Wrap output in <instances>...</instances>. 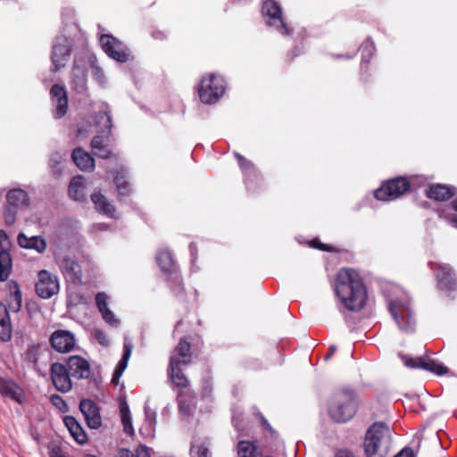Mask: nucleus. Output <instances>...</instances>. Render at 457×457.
<instances>
[{
  "instance_id": "f257e3e1",
  "label": "nucleus",
  "mask_w": 457,
  "mask_h": 457,
  "mask_svg": "<svg viewBox=\"0 0 457 457\" xmlns=\"http://www.w3.org/2000/svg\"><path fill=\"white\" fill-rule=\"evenodd\" d=\"M336 293L350 311L361 310L367 302V291L357 271L341 269L337 276Z\"/></svg>"
},
{
  "instance_id": "f03ea898",
  "label": "nucleus",
  "mask_w": 457,
  "mask_h": 457,
  "mask_svg": "<svg viewBox=\"0 0 457 457\" xmlns=\"http://www.w3.org/2000/svg\"><path fill=\"white\" fill-rule=\"evenodd\" d=\"M330 418L337 423L349 421L357 411V401L353 390L342 387L335 390L328 403Z\"/></svg>"
},
{
  "instance_id": "7ed1b4c3",
  "label": "nucleus",
  "mask_w": 457,
  "mask_h": 457,
  "mask_svg": "<svg viewBox=\"0 0 457 457\" xmlns=\"http://www.w3.org/2000/svg\"><path fill=\"white\" fill-rule=\"evenodd\" d=\"M389 428L383 422L374 423L366 433L364 451L367 457H386L390 448Z\"/></svg>"
},
{
  "instance_id": "20e7f679",
  "label": "nucleus",
  "mask_w": 457,
  "mask_h": 457,
  "mask_svg": "<svg viewBox=\"0 0 457 457\" xmlns=\"http://www.w3.org/2000/svg\"><path fill=\"white\" fill-rule=\"evenodd\" d=\"M197 90L204 104H213L224 94V81L221 77L209 74L202 79Z\"/></svg>"
},
{
  "instance_id": "39448f33",
  "label": "nucleus",
  "mask_w": 457,
  "mask_h": 457,
  "mask_svg": "<svg viewBox=\"0 0 457 457\" xmlns=\"http://www.w3.org/2000/svg\"><path fill=\"white\" fill-rule=\"evenodd\" d=\"M410 187L411 183L406 178L397 177L384 183L374 195L378 200L391 201L404 195Z\"/></svg>"
},
{
  "instance_id": "423d86ee",
  "label": "nucleus",
  "mask_w": 457,
  "mask_h": 457,
  "mask_svg": "<svg viewBox=\"0 0 457 457\" xmlns=\"http://www.w3.org/2000/svg\"><path fill=\"white\" fill-rule=\"evenodd\" d=\"M27 201V193L21 188H13L6 194V204L4 206V216L7 225H12L16 220L19 209Z\"/></svg>"
},
{
  "instance_id": "0eeeda50",
  "label": "nucleus",
  "mask_w": 457,
  "mask_h": 457,
  "mask_svg": "<svg viewBox=\"0 0 457 457\" xmlns=\"http://www.w3.org/2000/svg\"><path fill=\"white\" fill-rule=\"evenodd\" d=\"M36 292L39 297L51 298L59 291V282L56 276L43 270L38 273V281L35 285Z\"/></svg>"
},
{
  "instance_id": "6e6552de",
  "label": "nucleus",
  "mask_w": 457,
  "mask_h": 457,
  "mask_svg": "<svg viewBox=\"0 0 457 457\" xmlns=\"http://www.w3.org/2000/svg\"><path fill=\"white\" fill-rule=\"evenodd\" d=\"M389 310L400 329L407 333L414 330L415 320L408 306L399 303H392Z\"/></svg>"
},
{
  "instance_id": "1a4fd4ad",
  "label": "nucleus",
  "mask_w": 457,
  "mask_h": 457,
  "mask_svg": "<svg viewBox=\"0 0 457 457\" xmlns=\"http://www.w3.org/2000/svg\"><path fill=\"white\" fill-rule=\"evenodd\" d=\"M100 43L104 51L112 59L125 62L129 58L128 49L121 42L110 35H103Z\"/></svg>"
},
{
  "instance_id": "9d476101",
  "label": "nucleus",
  "mask_w": 457,
  "mask_h": 457,
  "mask_svg": "<svg viewBox=\"0 0 457 457\" xmlns=\"http://www.w3.org/2000/svg\"><path fill=\"white\" fill-rule=\"evenodd\" d=\"M72 40L64 36L56 38V43L53 47L52 62L54 71H59L66 65L71 50Z\"/></svg>"
},
{
  "instance_id": "9b49d317",
  "label": "nucleus",
  "mask_w": 457,
  "mask_h": 457,
  "mask_svg": "<svg viewBox=\"0 0 457 457\" xmlns=\"http://www.w3.org/2000/svg\"><path fill=\"white\" fill-rule=\"evenodd\" d=\"M262 13L270 17L272 21L269 25L275 26L278 32L282 35H289L290 29L282 19V12L279 4L274 0H267L262 4Z\"/></svg>"
},
{
  "instance_id": "f8f14e48",
  "label": "nucleus",
  "mask_w": 457,
  "mask_h": 457,
  "mask_svg": "<svg viewBox=\"0 0 457 457\" xmlns=\"http://www.w3.org/2000/svg\"><path fill=\"white\" fill-rule=\"evenodd\" d=\"M71 373L66 366L54 362L51 365V378L55 389L61 393H68L72 388Z\"/></svg>"
},
{
  "instance_id": "ddd939ff",
  "label": "nucleus",
  "mask_w": 457,
  "mask_h": 457,
  "mask_svg": "<svg viewBox=\"0 0 457 457\" xmlns=\"http://www.w3.org/2000/svg\"><path fill=\"white\" fill-rule=\"evenodd\" d=\"M430 268L435 271L438 287L441 290H452L456 285V278L452 267L448 264L429 262Z\"/></svg>"
},
{
  "instance_id": "4468645a",
  "label": "nucleus",
  "mask_w": 457,
  "mask_h": 457,
  "mask_svg": "<svg viewBox=\"0 0 457 457\" xmlns=\"http://www.w3.org/2000/svg\"><path fill=\"white\" fill-rule=\"evenodd\" d=\"M402 360L405 366L411 369H423L436 375L442 376L449 373L446 366L434 360H425L423 358H412L406 355L402 356Z\"/></svg>"
},
{
  "instance_id": "2eb2a0df",
  "label": "nucleus",
  "mask_w": 457,
  "mask_h": 457,
  "mask_svg": "<svg viewBox=\"0 0 457 457\" xmlns=\"http://www.w3.org/2000/svg\"><path fill=\"white\" fill-rule=\"evenodd\" d=\"M56 262L62 274L74 283L81 280V268L78 262L66 253H58L55 257Z\"/></svg>"
},
{
  "instance_id": "dca6fc26",
  "label": "nucleus",
  "mask_w": 457,
  "mask_h": 457,
  "mask_svg": "<svg viewBox=\"0 0 457 457\" xmlns=\"http://www.w3.org/2000/svg\"><path fill=\"white\" fill-rule=\"evenodd\" d=\"M87 426L92 429H97L102 426V417L98 405L91 399H83L79 403Z\"/></svg>"
},
{
  "instance_id": "f3484780",
  "label": "nucleus",
  "mask_w": 457,
  "mask_h": 457,
  "mask_svg": "<svg viewBox=\"0 0 457 457\" xmlns=\"http://www.w3.org/2000/svg\"><path fill=\"white\" fill-rule=\"evenodd\" d=\"M51 101L54 105V117L62 118L68 110V95L64 87L58 84L54 85L50 90Z\"/></svg>"
},
{
  "instance_id": "a211bd4d",
  "label": "nucleus",
  "mask_w": 457,
  "mask_h": 457,
  "mask_svg": "<svg viewBox=\"0 0 457 457\" xmlns=\"http://www.w3.org/2000/svg\"><path fill=\"white\" fill-rule=\"evenodd\" d=\"M52 346L59 353H69L75 346L74 335L68 330H56L50 338Z\"/></svg>"
},
{
  "instance_id": "6ab92c4d",
  "label": "nucleus",
  "mask_w": 457,
  "mask_h": 457,
  "mask_svg": "<svg viewBox=\"0 0 457 457\" xmlns=\"http://www.w3.org/2000/svg\"><path fill=\"white\" fill-rule=\"evenodd\" d=\"M66 368L71 375L78 379L87 378L90 375L88 361L79 355L69 357Z\"/></svg>"
},
{
  "instance_id": "aec40b11",
  "label": "nucleus",
  "mask_w": 457,
  "mask_h": 457,
  "mask_svg": "<svg viewBox=\"0 0 457 457\" xmlns=\"http://www.w3.org/2000/svg\"><path fill=\"white\" fill-rule=\"evenodd\" d=\"M181 363L176 356H170L169 364V376L171 382L179 388H186L189 380L180 369Z\"/></svg>"
},
{
  "instance_id": "412c9836",
  "label": "nucleus",
  "mask_w": 457,
  "mask_h": 457,
  "mask_svg": "<svg viewBox=\"0 0 457 457\" xmlns=\"http://www.w3.org/2000/svg\"><path fill=\"white\" fill-rule=\"evenodd\" d=\"M0 394L3 396L21 403L24 399L23 391L12 380L0 377Z\"/></svg>"
},
{
  "instance_id": "4be33fe9",
  "label": "nucleus",
  "mask_w": 457,
  "mask_h": 457,
  "mask_svg": "<svg viewBox=\"0 0 457 457\" xmlns=\"http://www.w3.org/2000/svg\"><path fill=\"white\" fill-rule=\"evenodd\" d=\"M108 138L109 137H106V135H97L93 137L91 141V148L95 155L103 159H109L117 156V154L109 147L107 144Z\"/></svg>"
},
{
  "instance_id": "5701e85b",
  "label": "nucleus",
  "mask_w": 457,
  "mask_h": 457,
  "mask_svg": "<svg viewBox=\"0 0 457 457\" xmlns=\"http://www.w3.org/2000/svg\"><path fill=\"white\" fill-rule=\"evenodd\" d=\"M72 160L79 169L84 171H91L95 168L94 157L80 147L72 152Z\"/></svg>"
},
{
  "instance_id": "b1692460",
  "label": "nucleus",
  "mask_w": 457,
  "mask_h": 457,
  "mask_svg": "<svg viewBox=\"0 0 457 457\" xmlns=\"http://www.w3.org/2000/svg\"><path fill=\"white\" fill-rule=\"evenodd\" d=\"M91 200L96 211L109 218H115V208L107 198L101 193H94L91 195Z\"/></svg>"
},
{
  "instance_id": "393cba45",
  "label": "nucleus",
  "mask_w": 457,
  "mask_h": 457,
  "mask_svg": "<svg viewBox=\"0 0 457 457\" xmlns=\"http://www.w3.org/2000/svg\"><path fill=\"white\" fill-rule=\"evenodd\" d=\"M63 421L71 436L75 439L76 442L82 445L87 441V436L86 432L74 417L66 416Z\"/></svg>"
},
{
  "instance_id": "a878e982",
  "label": "nucleus",
  "mask_w": 457,
  "mask_h": 457,
  "mask_svg": "<svg viewBox=\"0 0 457 457\" xmlns=\"http://www.w3.org/2000/svg\"><path fill=\"white\" fill-rule=\"evenodd\" d=\"M426 194L428 198L436 201H447L454 195L451 187L441 184L431 186Z\"/></svg>"
},
{
  "instance_id": "bb28decb",
  "label": "nucleus",
  "mask_w": 457,
  "mask_h": 457,
  "mask_svg": "<svg viewBox=\"0 0 457 457\" xmlns=\"http://www.w3.org/2000/svg\"><path fill=\"white\" fill-rule=\"evenodd\" d=\"M131 352H132V345L129 343H125L123 345L122 358L118 362V364L115 368V370L113 372V375H112V382L116 386L119 384L120 378L127 368L129 359L131 355Z\"/></svg>"
},
{
  "instance_id": "cd10ccee",
  "label": "nucleus",
  "mask_w": 457,
  "mask_h": 457,
  "mask_svg": "<svg viewBox=\"0 0 457 457\" xmlns=\"http://www.w3.org/2000/svg\"><path fill=\"white\" fill-rule=\"evenodd\" d=\"M237 457H273L271 455H262L258 452V447L253 442L242 440L237 446Z\"/></svg>"
},
{
  "instance_id": "c85d7f7f",
  "label": "nucleus",
  "mask_w": 457,
  "mask_h": 457,
  "mask_svg": "<svg viewBox=\"0 0 457 457\" xmlns=\"http://www.w3.org/2000/svg\"><path fill=\"white\" fill-rule=\"evenodd\" d=\"M12 337V326L9 312L4 305L0 304V339L7 342Z\"/></svg>"
},
{
  "instance_id": "c756f323",
  "label": "nucleus",
  "mask_w": 457,
  "mask_h": 457,
  "mask_svg": "<svg viewBox=\"0 0 457 457\" xmlns=\"http://www.w3.org/2000/svg\"><path fill=\"white\" fill-rule=\"evenodd\" d=\"M85 185L84 179L81 176L75 177L71 179L69 186V195L76 201H83L85 199Z\"/></svg>"
},
{
  "instance_id": "7c9ffc66",
  "label": "nucleus",
  "mask_w": 457,
  "mask_h": 457,
  "mask_svg": "<svg viewBox=\"0 0 457 457\" xmlns=\"http://www.w3.org/2000/svg\"><path fill=\"white\" fill-rule=\"evenodd\" d=\"M120 414L124 432L130 436L133 435L134 428L132 426L131 414L126 400H122L120 403Z\"/></svg>"
},
{
  "instance_id": "2f4dec72",
  "label": "nucleus",
  "mask_w": 457,
  "mask_h": 457,
  "mask_svg": "<svg viewBox=\"0 0 457 457\" xmlns=\"http://www.w3.org/2000/svg\"><path fill=\"white\" fill-rule=\"evenodd\" d=\"M96 126L99 129V131L103 135H106L109 137L111 135L112 129V119L108 112H99L96 114Z\"/></svg>"
},
{
  "instance_id": "473e14b6",
  "label": "nucleus",
  "mask_w": 457,
  "mask_h": 457,
  "mask_svg": "<svg viewBox=\"0 0 457 457\" xmlns=\"http://www.w3.org/2000/svg\"><path fill=\"white\" fill-rule=\"evenodd\" d=\"M12 268V257L9 252L5 250L0 251V281H5Z\"/></svg>"
},
{
  "instance_id": "72a5a7b5",
  "label": "nucleus",
  "mask_w": 457,
  "mask_h": 457,
  "mask_svg": "<svg viewBox=\"0 0 457 457\" xmlns=\"http://www.w3.org/2000/svg\"><path fill=\"white\" fill-rule=\"evenodd\" d=\"M33 362L35 366V370L43 372L40 365L39 361L42 360L44 362L43 368L45 369L46 366V361H47L50 357V353L46 347V345H37V347L33 348Z\"/></svg>"
},
{
  "instance_id": "f704fd0d",
  "label": "nucleus",
  "mask_w": 457,
  "mask_h": 457,
  "mask_svg": "<svg viewBox=\"0 0 457 457\" xmlns=\"http://www.w3.org/2000/svg\"><path fill=\"white\" fill-rule=\"evenodd\" d=\"M175 353H176L171 356H176L179 360V363L188 364L190 362L191 345L188 342L180 340L176 347Z\"/></svg>"
},
{
  "instance_id": "c9c22d12",
  "label": "nucleus",
  "mask_w": 457,
  "mask_h": 457,
  "mask_svg": "<svg viewBox=\"0 0 457 457\" xmlns=\"http://www.w3.org/2000/svg\"><path fill=\"white\" fill-rule=\"evenodd\" d=\"M114 183L116 185L117 192L120 195H127L130 192L129 184L126 180L124 170H120L114 176Z\"/></svg>"
},
{
  "instance_id": "e433bc0d",
  "label": "nucleus",
  "mask_w": 457,
  "mask_h": 457,
  "mask_svg": "<svg viewBox=\"0 0 457 457\" xmlns=\"http://www.w3.org/2000/svg\"><path fill=\"white\" fill-rule=\"evenodd\" d=\"M453 227L457 228V200L453 201L450 205L441 211L440 214Z\"/></svg>"
},
{
  "instance_id": "4c0bfd02",
  "label": "nucleus",
  "mask_w": 457,
  "mask_h": 457,
  "mask_svg": "<svg viewBox=\"0 0 457 457\" xmlns=\"http://www.w3.org/2000/svg\"><path fill=\"white\" fill-rule=\"evenodd\" d=\"M235 156H236L237 160L238 161V164H239L241 170H243V172H245L246 174H250V173L253 172L254 166L252 162L248 161L246 158H245L240 154H236Z\"/></svg>"
},
{
  "instance_id": "58836bf2",
  "label": "nucleus",
  "mask_w": 457,
  "mask_h": 457,
  "mask_svg": "<svg viewBox=\"0 0 457 457\" xmlns=\"http://www.w3.org/2000/svg\"><path fill=\"white\" fill-rule=\"evenodd\" d=\"M46 248V242L42 237H30V249L43 253Z\"/></svg>"
},
{
  "instance_id": "ea45409f",
  "label": "nucleus",
  "mask_w": 457,
  "mask_h": 457,
  "mask_svg": "<svg viewBox=\"0 0 457 457\" xmlns=\"http://www.w3.org/2000/svg\"><path fill=\"white\" fill-rule=\"evenodd\" d=\"M186 396L187 395L185 393L179 392L178 395V403L179 411L185 415H189L192 411L193 403H187L184 400Z\"/></svg>"
},
{
  "instance_id": "a19ab883",
  "label": "nucleus",
  "mask_w": 457,
  "mask_h": 457,
  "mask_svg": "<svg viewBox=\"0 0 457 457\" xmlns=\"http://www.w3.org/2000/svg\"><path fill=\"white\" fill-rule=\"evenodd\" d=\"M51 403L60 411L66 412L69 410V407L65 401L58 395H52L50 396Z\"/></svg>"
},
{
  "instance_id": "79ce46f5",
  "label": "nucleus",
  "mask_w": 457,
  "mask_h": 457,
  "mask_svg": "<svg viewBox=\"0 0 457 457\" xmlns=\"http://www.w3.org/2000/svg\"><path fill=\"white\" fill-rule=\"evenodd\" d=\"M190 452L193 457H212L209 449L204 445H193Z\"/></svg>"
},
{
  "instance_id": "37998d69",
  "label": "nucleus",
  "mask_w": 457,
  "mask_h": 457,
  "mask_svg": "<svg viewBox=\"0 0 457 457\" xmlns=\"http://www.w3.org/2000/svg\"><path fill=\"white\" fill-rule=\"evenodd\" d=\"M157 261L163 270H168L170 268L171 258L169 253H160Z\"/></svg>"
},
{
  "instance_id": "c03bdc74",
  "label": "nucleus",
  "mask_w": 457,
  "mask_h": 457,
  "mask_svg": "<svg viewBox=\"0 0 457 457\" xmlns=\"http://www.w3.org/2000/svg\"><path fill=\"white\" fill-rule=\"evenodd\" d=\"M96 303L100 312L108 309L106 294L98 293L96 296Z\"/></svg>"
},
{
  "instance_id": "a18cd8bd",
  "label": "nucleus",
  "mask_w": 457,
  "mask_h": 457,
  "mask_svg": "<svg viewBox=\"0 0 457 457\" xmlns=\"http://www.w3.org/2000/svg\"><path fill=\"white\" fill-rule=\"evenodd\" d=\"M103 319L112 326L118 325V320L115 318L113 312L108 308L101 312Z\"/></svg>"
},
{
  "instance_id": "49530a36",
  "label": "nucleus",
  "mask_w": 457,
  "mask_h": 457,
  "mask_svg": "<svg viewBox=\"0 0 457 457\" xmlns=\"http://www.w3.org/2000/svg\"><path fill=\"white\" fill-rule=\"evenodd\" d=\"M260 421H261L263 428H265L267 430V432L269 433L270 436L271 438L278 439V433L272 428V427L270 425L268 420L262 415H260Z\"/></svg>"
},
{
  "instance_id": "de8ad7c7",
  "label": "nucleus",
  "mask_w": 457,
  "mask_h": 457,
  "mask_svg": "<svg viewBox=\"0 0 457 457\" xmlns=\"http://www.w3.org/2000/svg\"><path fill=\"white\" fill-rule=\"evenodd\" d=\"M17 240L21 247L29 248V237L24 233H20Z\"/></svg>"
},
{
  "instance_id": "09e8293b",
  "label": "nucleus",
  "mask_w": 457,
  "mask_h": 457,
  "mask_svg": "<svg viewBox=\"0 0 457 457\" xmlns=\"http://www.w3.org/2000/svg\"><path fill=\"white\" fill-rule=\"evenodd\" d=\"M96 338L102 345H108L109 344V340L107 339L105 334L103 331H96Z\"/></svg>"
},
{
  "instance_id": "8fccbe9b",
  "label": "nucleus",
  "mask_w": 457,
  "mask_h": 457,
  "mask_svg": "<svg viewBox=\"0 0 457 457\" xmlns=\"http://www.w3.org/2000/svg\"><path fill=\"white\" fill-rule=\"evenodd\" d=\"M137 457H151L149 448L145 446H140L137 450Z\"/></svg>"
},
{
  "instance_id": "3c124183",
  "label": "nucleus",
  "mask_w": 457,
  "mask_h": 457,
  "mask_svg": "<svg viewBox=\"0 0 457 457\" xmlns=\"http://www.w3.org/2000/svg\"><path fill=\"white\" fill-rule=\"evenodd\" d=\"M312 246L318 248V249H320V250H323V251H331L332 250V247L331 246H328L322 243H320V241L318 240H313L312 243Z\"/></svg>"
},
{
  "instance_id": "603ef678",
  "label": "nucleus",
  "mask_w": 457,
  "mask_h": 457,
  "mask_svg": "<svg viewBox=\"0 0 457 457\" xmlns=\"http://www.w3.org/2000/svg\"><path fill=\"white\" fill-rule=\"evenodd\" d=\"M395 457H413V452L410 448H404L399 452Z\"/></svg>"
},
{
  "instance_id": "864d4df0",
  "label": "nucleus",
  "mask_w": 457,
  "mask_h": 457,
  "mask_svg": "<svg viewBox=\"0 0 457 457\" xmlns=\"http://www.w3.org/2000/svg\"><path fill=\"white\" fill-rule=\"evenodd\" d=\"M335 457H354L353 454L346 450H340L337 453Z\"/></svg>"
},
{
  "instance_id": "5fc2aeb1",
  "label": "nucleus",
  "mask_w": 457,
  "mask_h": 457,
  "mask_svg": "<svg viewBox=\"0 0 457 457\" xmlns=\"http://www.w3.org/2000/svg\"><path fill=\"white\" fill-rule=\"evenodd\" d=\"M145 415H146V418L147 419H150L151 420V422L153 423H155V413H153L152 416H150L149 412H148V409L145 408Z\"/></svg>"
},
{
  "instance_id": "6e6d98bb",
  "label": "nucleus",
  "mask_w": 457,
  "mask_h": 457,
  "mask_svg": "<svg viewBox=\"0 0 457 457\" xmlns=\"http://www.w3.org/2000/svg\"><path fill=\"white\" fill-rule=\"evenodd\" d=\"M337 350V347L336 346H330L329 347V351H328V353L326 355V359H328L332 356V354H334V353L336 352Z\"/></svg>"
},
{
  "instance_id": "4d7b16f0",
  "label": "nucleus",
  "mask_w": 457,
  "mask_h": 457,
  "mask_svg": "<svg viewBox=\"0 0 457 457\" xmlns=\"http://www.w3.org/2000/svg\"><path fill=\"white\" fill-rule=\"evenodd\" d=\"M432 440L433 442L436 445H440V439L438 438L437 435L433 433L432 434Z\"/></svg>"
},
{
  "instance_id": "13d9d810",
  "label": "nucleus",
  "mask_w": 457,
  "mask_h": 457,
  "mask_svg": "<svg viewBox=\"0 0 457 457\" xmlns=\"http://www.w3.org/2000/svg\"><path fill=\"white\" fill-rule=\"evenodd\" d=\"M121 457H133L131 453L129 451H122L121 452Z\"/></svg>"
},
{
  "instance_id": "bf43d9fd",
  "label": "nucleus",
  "mask_w": 457,
  "mask_h": 457,
  "mask_svg": "<svg viewBox=\"0 0 457 457\" xmlns=\"http://www.w3.org/2000/svg\"><path fill=\"white\" fill-rule=\"evenodd\" d=\"M416 437L418 438L419 441H420L423 438V436L421 434H417Z\"/></svg>"
},
{
  "instance_id": "052dcab7",
  "label": "nucleus",
  "mask_w": 457,
  "mask_h": 457,
  "mask_svg": "<svg viewBox=\"0 0 457 457\" xmlns=\"http://www.w3.org/2000/svg\"><path fill=\"white\" fill-rule=\"evenodd\" d=\"M54 457H65V456H63L62 454H55V455H54Z\"/></svg>"
}]
</instances>
